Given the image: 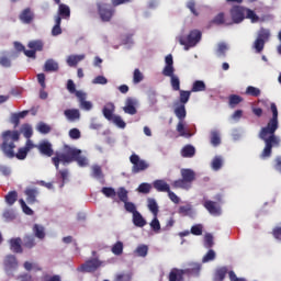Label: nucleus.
<instances>
[{
	"mask_svg": "<svg viewBox=\"0 0 281 281\" xmlns=\"http://www.w3.org/2000/svg\"><path fill=\"white\" fill-rule=\"evenodd\" d=\"M270 111L272 117L268 121L267 125L259 131V139L265 144V147L260 154V159H269L273 155V148L280 146V137L276 135V131L280 128V122L278 121V105L276 103L270 104Z\"/></svg>",
	"mask_w": 281,
	"mask_h": 281,
	"instance_id": "1",
	"label": "nucleus"
},
{
	"mask_svg": "<svg viewBox=\"0 0 281 281\" xmlns=\"http://www.w3.org/2000/svg\"><path fill=\"white\" fill-rule=\"evenodd\" d=\"M2 144L0 145V150H2L4 157H8L9 159H19L20 161H23V159H26L27 153L32 150L33 148H36V145L31 139H27L24 147H20L18 149V153H14V148H16L15 142H19L21 138V134L19 131H5L1 135Z\"/></svg>",
	"mask_w": 281,
	"mask_h": 281,
	"instance_id": "2",
	"label": "nucleus"
},
{
	"mask_svg": "<svg viewBox=\"0 0 281 281\" xmlns=\"http://www.w3.org/2000/svg\"><path fill=\"white\" fill-rule=\"evenodd\" d=\"M78 155H82V150L66 145L64 146V153H56L52 158V162L54 164L56 170H59L60 164H63V166L74 164Z\"/></svg>",
	"mask_w": 281,
	"mask_h": 281,
	"instance_id": "3",
	"label": "nucleus"
},
{
	"mask_svg": "<svg viewBox=\"0 0 281 281\" xmlns=\"http://www.w3.org/2000/svg\"><path fill=\"white\" fill-rule=\"evenodd\" d=\"M180 175L182 178L175 180L171 183V188H173V190H190L192 182L196 179V173L192 169H181Z\"/></svg>",
	"mask_w": 281,
	"mask_h": 281,
	"instance_id": "4",
	"label": "nucleus"
},
{
	"mask_svg": "<svg viewBox=\"0 0 281 281\" xmlns=\"http://www.w3.org/2000/svg\"><path fill=\"white\" fill-rule=\"evenodd\" d=\"M215 201L212 200H204L202 205L205 210L211 214V216H221L223 214V209L221 204L223 203V195L216 194L214 196Z\"/></svg>",
	"mask_w": 281,
	"mask_h": 281,
	"instance_id": "5",
	"label": "nucleus"
},
{
	"mask_svg": "<svg viewBox=\"0 0 281 281\" xmlns=\"http://www.w3.org/2000/svg\"><path fill=\"white\" fill-rule=\"evenodd\" d=\"M203 34L199 30H192L188 34V36H180L179 43L183 45L184 49L188 50L190 47H196V45L201 42Z\"/></svg>",
	"mask_w": 281,
	"mask_h": 281,
	"instance_id": "6",
	"label": "nucleus"
},
{
	"mask_svg": "<svg viewBox=\"0 0 281 281\" xmlns=\"http://www.w3.org/2000/svg\"><path fill=\"white\" fill-rule=\"evenodd\" d=\"M130 161L133 165V175H139V172H144V170H148V168H150V165L146 160L139 158V155L137 154H132L130 156Z\"/></svg>",
	"mask_w": 281,
	"mask_h": 281,
	"instance_id": "7",
	"label": "nucleus"
},
{
	"mask_svg": "<svg viewBox=\"0 0 281 281\" xmlns=\"http://www.w3.org/2000/svg\"><path fill=\"white\" fill-rule=\"evenodd\" d=\"M102 267V261L98 258H92L87 260L83 265H81L77 270L81 273H93V271H98Z\"/></svg>",
	"mask_w": 281,
	"mask_h": 281,
	"instance_id": "8",
	"label": "nucleus"
},
{
	"mask_svg": "<svg viewBox=\"0 0 281 281\" xmlns=\"http://www.w3.org/2000/svg\"><path fill=\"white\" fill-rule=\"evenodd\" d=\"M246 9L240 5H235L231 9V23L238 24L245 21Z\"/></svg>",
	"mask_w": 281,
	"mask_h": 281,
	"instance_id": "9",
	"label": "nucleus"
},
{
	"mask_svg": "<svg viewBox=\"0 0 281 281\" xmlns=\"http://www.w3.org/2000/svg\"><path fill=\"white\" fill-rule=\"evenodd\" d=\"M98 12L100 15L101 21H103L104 23H108L109 21H111V19H113V14H115V10H113L112 8H109V5L106 4H98Z\"/></svg>",
	"mask_w": 281,
	"mask_h": 281,
	"instance_id": "10",
	"label": "nucleus"
},
{
	"mask_svg": "<svg viewBox=\"0 0 281 281\" xmlns=\"http://www.w3.org/2000/svg\"><path fill=\"white\" fill-rule=\"evenodd\" d=\"M35 148L41 153V155H44V157H53L54 156V148L52 147V143L44 140L40 143L37 146L35 145Z\"/></svg>",
	"mask_w": 281,
	"mask_h": 281,
	"instance_id": "11",
	"label": "nucleus"
},
{
	"mask_svg": "<svg viewBox=\"0 0 281 281\" xmlns=\"http://www.w3.org/2000/svg\"><path fill=\"white\" fill-rule=\"evenodd\" d=\"M212 25H234V22H232L229 18H225V13L220 12L210 22V27H212Z\"/></svg>",
	"mask_w": 281,
	"mask_h": 281,
	"instance_id": "12",
	"label": "nucleus"
},
{
	"mask_svg": "<svg viewBox=\"0 0 281 281\" xmlns=\"http://www.w3.org/2000/svg\"><path fill=\"white\" fill-rule=\"evenodd\" d=\"M166 66L162 69V76H171L175 74V60L172 59V54H169L165 58Z\"/></svg>",
	"mask_w": 281,
	"mask_h": 281,
	"instance_id": "13",
	"label": "nucleus"
},
{
	"mask_svg": "<svg viewBox=\"0 0 281 281\" xmlns=\"http://www.w3.org/2000/svg\"><path fill=\"white\" fill-rule=\"evenodd\" d=\"M76 97L78 98V100L80 102V106L85 111H91V109H93V104L91 103V101H87V94L85 92L77 91Z\"/></svg>",
	"mask_w": 281,
	"mask_h": 281,
	"instance_id": "14",
	"label": "nucleus"
},
{
	"mask_svg": "<svg viewBox=\"0 0 281 281\" xmlns=\"http://www.w3.org/2000/svg\"><path fill=\"white\" fill-rule=\"evenodd\" d=\"M135 104H137V101H135V99L127 98L125 101V106L123 108L124 113H127V115H136L137 108H135Z\"/></svg>",
	"mask_w": 281,
	"mask_h": 281,
	"instance_id": "15",
	"label": "nucleus"
},
{
	"mask_svg": "<svg viewBox=\"0 0 281 281\" xmlns=\"http://www.w3.org/2000/svg\"><path fill=\"white\" fill-rule=\"evenodd\" d=\"M24 194L26 196V202L29 203V205H34V203H36V196H38V189L36 188H27L24 191Z\"/></svg>",
	"mask_w": 281,
	"mask_h": 281,
	"instance_id": "16",
	"label": "nucleus"
},
{
	"mask_svg": "<svg viewBox=\"0 0 281 281\" xmlns=\"http://www.w3.org/2000/svg\"><path fill=\"white\" fill-rule=\"evenodd\" d=\"M20 21L26 25H30L34 21V12H32L31 8H26L21 12Z\"/></svg>",
	"mask_w": 281,
	"mask_h": 281,
	"instance_id": "17",
	"label": "nucleus"
},
{
	"mask_svg": "<svg viewBox=\"0 0 281 281\" xmlns=\"http://www.w3.org/2000/svg\"><path fill=\"white\" fill-rule=\"evenodd\" d=\"M56 16L60 18V21L63 22V19L69 20L71 18V9H69V5L61 3L58 7Z\"/></svg>",
	"mask_w": 281,
	"mask_h": 281,
	"instance_id": "18",
	"label": "nucleus"
},
{
	"mask_svg": "<svg viewBox=\"0 0 281 281\" xmlns=\"http://www.w3.org/2000/svg\"><path fill=\"white\" fill-rule=\"evenodd\" d=\"M153 188L157 190V192H170V184L164 179L155 180L153 182Z\"/></svg>",
	"mask_w": 281,
	"mask_h": 281,
	"instance_id": "19",
	"label": "nucleus"
},
{
	"mask_svg": "<svg viewBox=\"0 0 281 281\" xmlns=\"http://www.w3.org/2000/svg\"><path fill=\"white\" fill-rule=\"evenodd\" d=\"M21 243H23L21 237L10 239V249L13 254H23V246H21Z\"/></svg>",
	"mask_w": 281,
	"mask_h": 281,
	"instance_id": "20",
	"label": "nucleus"
},
{
	"mask_svg": "<svg viewBox=\"0 0 281 281\" xmlns=\"http://www.w3.org/2000/svg\"><path fill=\"white\" fill-rule=\"evenodd\" d=\"M186 271L179 269V268H173L169 272V281H183V274Z\"/></svg>",
	"mask_w": 281,
	"mask_h": 281,
	"instance_id": "21",
	"label": "nucleus"
},
{
	"mask_svg": "<svg viewBox=\"0 0 281 281\" xmlns=\"http://www.w3.org/2000/svg\"><path fill=\"white\" fill-rule=\"evenodd\" d=\"M64 115L69 120V122H76L77 120H80V110L68 109L64 111Z\"/></svg>",
	"mask_w": 281,
	"mask_h": 281,
	"instance_id": "22",
	"label": "nucleus"
},
{
	"mask_svg": "<svg viewBox=\"0 0 281 281\" xmlns=\"http://www.w3.org/2000/svg\"><path fill=\"white\" fill-rule=\"evenodd\" d=\"M115 112V105L113 103H108L103 110V116L105 117V120H108L109 122H111L115 115H113V113Z\"/></svg>",
	"mask_w": 281,
	"mask_h": 281,
	"instance_id": "23",
	"label": "nucleus"
},
{
	"mask_svg": "<svg viewBox=\"0 0 281 281\" xmlns=\"http://www.w3.org/2000/svg\"><path fill=\"white\" fill-rule=\"evenodd\" d=\"M22 245L25 249H34L36 247V237L34 235H25Z\"/></svg>",
	"mask_w": 281,
	"mask_h": 281,
	"instance_id": "24",
	"label": "nucleus"
},
{
	"mask_svg": "<svg viewBox=\"0 0 281 281\" xmlns=\"http://www.w3.org/2000/svg\"><path fill=\"white\" fill-rule=\"evenodd\" d=\"M167 78H170V85L172 91H181V80H179V77L173 74L171 75H165Z\"/></svg>",
	"mask_w": 281,
	"mask_h": 281,
	"instance_id": "25",
	"label": "nucleus"
},
{
	"mask_svg": "<svg viewBox=\"0 0 281 281\" xmlns=\"http://www.w3.org/2000/svg\"><path fill=\"white\" fill-rule=\"evenodd\" d=\"M147 207L149 212H151L153 216H158L159 205L157 204V200L153 198L147 199Z\"/></svg>",
	"mask_w": 281,
	"mask_h": 281,
	"instance_id": "26",
	"label": "nucleus"
},
{
	"mask_svg": "<svg viewBox=\"0 0 281 281\" xmlns=\"http://www.w3.org/2000/svg\"><path fill=\"white\" fill-rule=\"evenodd\" d=\"M182 157L192 158L196 155V148L192 145H186L181 150Z\"/></svg>",
	"mask_w": 281,
	"mask_h": 281,
	"instance_id": "27",
	"label": "nucleus"
},
{
	"mask_svg": "<svg viewBox=\"0 0 281 281\" xmlns=\"http://www.w3.org/2000/svg\"><path fill=\"white\" fill-rule=\"evenodd\" d=\"M82 60H85V55H70L67 58V65L69 67H76Z\"/></svg>",
	"mask_w": 281,
	"mask_h": 281,
	"instance_id": "28",
	"label": "nucleus"
},
{
	"mask_svg": "<svg viewBox=\"0 0 281 281\" xmlns=\"http://www.w3.org/2000/svg\"><path fill=\"white\" fill-rule=\"evenodd\" d=\"M133 224L136 227H144L146 225V220H144V216H142V213H139V211L133 214Z\"/></svg>",
	"mask_w": 281,
	"mask_h": 281,
	"instance_id": "29",
	"label": "nucleus"
},
{
	"mask_svg": "<svg viewBox=\"0 0 281 281\" xmlns=\"http://www.w3.org/2000/svg\"><path fill=\"white\" fill-rule=\"evenodd\" d=\"M178 91L180 93V97H179L180 104H182V105L188 104V102H190V97L192 95V90L191 91L178 90Z\"/></svg>",
	"mask_w": 281,
	"mask_h": 281,
	"instance_id": "30",
	"label": "nucleus"
},
{
	"mask_svg": "<svg viewBox=\"0 0 281 281\" xmlns=\"http://www.w3.org/2000/svg\"><path fill=\"white\" fill-rule=\"evenodd\" d=\"M27 47L30 49H32L33 52H43V47H44V44H43V41L41 40H36V41H31L29 44H27Z\"/></svg>",
	"mask_w": 281,
	"mask_h": 281,
	"instance_id": "31",
	"label": "nucleus"
},
{
	"mask_svg": "<svg viewBox=\"0 0 281 281\" xmlns=\"http://www.w3.org/2000/svg\"><path fill=\"white\" fill-rule=\"evenodd\" d=\"M59 67L56 60L47 59L44 65V71H58Z\"/></svg>",
	"mask_w": 281,
	"mask_h": 281,
	"instance_id": "32",
	"label": "nucleus"
},
{
	"mask_svg": "<svg viewBox=\"0 0 281 281\" xmlns=\"http://www.w3.org/2000/svg\"><path fill=\"white\" fill-rule=\"evenodd\" d=\"M116 195L122 203H126L128 201V190L124 187H120L116 191Z\"/></svg>",
	"mask_w": 281,
	"mask_h": 281,
	"instance_id": "33",
	"label": "nucleus"
},
{
	"mask_svg": "<svg viewBox=\"0 0 281 281\" xmlns=\"http://www.w3.org/2000/svg\"><path fill=\"white\" fill-rule=\"evenodd\" d=\"M206 86L204 81L196 80L193 82L191 88V93H199L200 91H205Z\"/></svg>",
	"mask_w": 281,
	"mask_h": 281,
	"instance_id": "34",
	"label": "nucleus"
},
{
	"mask_svg": "<svg viewBox=\"0 0 281 281\" xmlns=\"http://www.w3.org/2000/svg\"><path fill=\"white\" fill-rule=\"evenodd\" d=\"M240 102H243V97L238 94H231L228 98V104L231 109H235L236 106H238V104H240Z\"/></svg>",
	"mask_w": 281,
	"mask_h": 281,
	"instance_id": "35",
	"label": "nucleus"
},
{
	"mask_svg": "<svg viewBox=\"0 0 281 281\" xmlns=\"http://www.w3.org/2000/svg\"><path fill=\"white\" fill-rule=\"evenodd\" d=\"M227 276V267H221L215 271L214 281H223Z\"/></svg>",
	"mask_w": 281,
	"mask_h": 281,
	"instance_id": "36",
	"label": "nucleus"
},
{
	"mask_svg": "<svg viewBox=\"0 0 281 281\" xmlns=\"http://www.w3.org/2000/svg\"><path fill=\"white\" fill-rule=\"evenodd\" d=\"M33 233L35 234L36 238H40V240H43V238H45V227H43L42 225L34 224Z\"/></svg>",
	"mask_w": 281,
	"mask_h": 281,
	"instance_id": "37",
	"label": "nucleus"
},
{
	"mask_svg": "<svg viewBox=\"0 0 281 281\" xmlns=\"http://www.w3.org/2000/svg\"><path fill=\"white\" fill-rule=\"evenodd\" d=\"M175 115L178 117V120H180V122H183V120H186V105L180 104L179 106H177L175 109Z\"/></svg>",
	"mask_w": 281,
	"mask_h": 281,
	"instance_id": "38",
	"label": "nucleus"
},
{
	"mask_svg": "<svg viewBox=\"0 0 281 281\" xmlns=\"http://www.w3.org/2000/svg\"><path fill=\"white\" fill-rule=\"evenodd\" d=\"M4 265L5 267H9V269H14L19 262L16 261V256L14 255H9L4 259Z\"/></svg>",
	"mask_w": 281,
	"mask_h": 281,
	"instance_id": "39",
	"label": "nucleus"
},
{
	"mask_svg": "<svg viewBox=\"0 0 281 281\" xmlns=\"http://www.w3.org/2000/svg\"><path fill=\"white\" fill-rule=\"evenodd\" d=\"M101 192L104 194V196H106V199H115V196H117V191H115L112 187H103Z\"/></svg>",
	"mask_w": 281,
	"mask_h": 281,
	"instance_id": "40",
	"label": "nucleus"
},
{
	"mask_svg": "<svg viewBox=\"0 0 281 281\" xmlns=\"http://www.w3.org/2000/svg\"><path fill=\"white\" fill-rule=\"evenodd\" d=\"M270 37H271V31H269L268 29H265V27H261L259 30L258 36H257L258 40L267 43V41H269Z\"/></svg>",
	"mask_w": 281,
	"mask_h": 281,
	"instance_id": "41",
	"label": "nucleus"
},
{
	"mask_svg": "<svg viewBox=\"0 0 281 281\" xmlns=\"http://www.w3.org/2000/svg\"><path fill=\"white\" fill-rule=\"evenodd\" d=\"M60 16H55V25L52 29V35L53 36H59V34H63V29H60Z\"/></svg>",
	"mask_w": 281,
	"mask_h": 281,
	"instance_id": "42",
	"label": "nucleus"
},
{
	"mask_svg": "<svg viewBox=\"0 0 281 281\" xmlns=\"http://www.w3.org/2000/svg\"><path fill=\"white\" fill-rule=\"evenodd\" d=\"M260 93H262V91L254 86H248L245 91L246 95H251L252 98H260Z\"/></svg>",
	"mask_w": 281,
	"mask_h": 281,
	"instance_id": "43",
	"label": "nucleus"
},
{
	"mask_svg": "<svg viewBox=\"0 0 281 281\" xmlns=\"http://www.w3.org/2000/svg\"><path fill=\"white\" fill-rule=\"evenodd\" d=\"M151 190H153V184L148 182H143L137 188V192H139V194H150Z\"/></svg>",
	"mask_w": 281,
	"mask_h": 281,
	"instance_id": "44",
	"label": "nucleus"
},
{
	"mask_svg": "<svg viewBox=\"0 0 281 281\" xmlns=\"http://www.w3.org/2000/svg\"><path fill=\"white\" fill-rule=\"evenodd\" d=\"M112 254H114V256H122V254H124V243L122 241H116L111 249Z\"/></svg>",
	"mask_w": 281,
	"mask_h": 281,
	"instance_id": "45",
	"label": "nucleus"
},
{
	"mask_svg": "<svg viewBox=\"0 0 281 281\" xmlns=\"http://www.w3.org/2000/svg\"><path fill=\"white\" fill-rule=\"evenodd\" d=\"M19 199V193H16V191H10L7 195H5V202L8 203V205H13L16 203Z\"/></svg>",
	"mask_w": 281,
	"mask_h": 281,
	"instance_id": "46",
	"label": "nucleus"
},
{
	"mask_svg": "<svg viewBox=\"0 0 281 281\" xmlns=\"http://www.w3.org/2000/svg\"><path fill=\"white\" fill-rule=\"evenodd\" d=\"M177 132L181 137H192L191 133L186 132V125L183 124V121H179L177 125Z\"/></svg>",
	"mask_w": 281,
	"mask_h": 281,
	"instance_id": "47",
	"label": "nucleus"
},
{
	"mask_svg": "<svg viewBox=\"0 0 281 281\" xmlns=\"http://www.w3.org/2000/svg\"><path fill=\"white\" fill-rule=\"evenodd\" d=\"M133 280V272H121L115 276V281H131Z\"/></svg>",
	"mask_w": 281,
	"mask_h": 281,
	"instance_id": "48",
	"label": "nucleus"
},
{
	"mask_svg": "<svg viewBox=\"0 0 281 281\" xmlns=\"http://www.w3.org/2000/svg\"><path fill=\"white\" fill-rule=\"evenodd\" d=\"M75 161L80 168H87V166H89V160L87 159V157L82 156V154H78L75 158Z\"/></svg>",
	"mask_w": 281,
	"mask_h": 281,
	"instance_id": "49",
	"label": "nucleus"
},
{
	"mask_svg": "<svg viewBox=\"0 0 281 281\" xmlns=\"http://www.w3.org/2000/svg\"><path fill=\"white\" fill-rule=\"evenodd\" d=\"M21 133L26 139H30L32 135H34V132L32 131V126H30V124L22 125Z\"/></svg>",
	"mask_w": 281,
	"mask_h": 281,
	"instance_id": "50",
	"label": "nucleus"
},
{
	"mask_svg": "<svg viewBox=\"0 0 281 281\" xmlns=\"http://www.w3.org/2000/svg\"><path fill=\"white\" fill-rule=\"evenodd\" d=\"M246 19H250L251 23H258L260 21L258 14L251 9H246Z\"/></svg>",
	"mask_w": 281,
	"mask_h": 281,
	"instance_id": "51",
	"label": "nucleus"
},
{
	"mask_svg": "<svg viewBox=\"0 0 281 281\" xmlns=\"http://www.w3.org/2000/svg\"><path fill=\"white\" fill-rule=\"evenodd\" d=\"M19 203L22 207V212H24V214H26L27 216H32L34 214V211L32 209H30V206H27V204L25 203V200L20 199Z\"/></svg>",
	"mask_w": 281,
	"mask_h": 281,
	"instance_id": "52",
	"label": "nucleus"
},
{
	"mask_svg": "<svg viewBox=\"0 0 281 281\" xmlns=\"http://www.w3.org/2000/svg\"><path fill=\"white\" fill-rule=\"evenodd\" d=\"M135 251L140 258H146L148 256V247L146 245H139Z\"/></svg>",
	"mask_w": 281,
	"mask_h": 281,
	"instance_id": "53",
	"label": "nucleus"
},
{
	"mask_svg": "<svg viewBox=\"0 0 281 281\" xmlns=\"http://www.w3.org/2000/svg\"><path fill=\"white\" fill-rule=\"evenodd\" d=\"M142 80H144V74H142V71L138 68H136L133 74V82L134 85H139Z\"/></svg>",
	"mask_w": 281,
	"mask_h": 281,
	"instance_id": "54",
	"label": "nucleus"
},
{
	"mask_svg": "<svg viewBox=\"0 0 281 281\" xmlns=\"http://www.w3.org/2000/svg\"><path fill=\"white\" fill-rule=\"evenodd\" d=\"M110 122H113L119 128H126V122L122 120V116L114 115Z\"/></svg>",
	"mask_w": 281,
	"mask_h": 281,
	"instance_id": "55",
	"label": "nucleus"
},
{
	"mask_svg": "<svg viewBox=\"0 0 281 281\" xmlns=\"http://www.w3.org/2000/svg\"><path fill=\"white\" fill-rule=\"evenodd\" d=\"M187 8L190 10L193 16H199V11H196V2L194 0L187 2Z\"/></svg>",
	"mask_w": 281,
	"mask_h": 281,
	"instance_id": "56",
	"label": "nucleus"
},
{
	"mask_svg": "<svg viewBox=\"0 0 281 281\" xmlns=\"http://www.w3.org/2000/svg\"><path fill=\"white\" fill-rule=\"evenodd\" d=\"M92 176L95 179H103L104 175L102 173V167L101 166H94L92 167Z\"/></svg>",
	"mask_w": 281,
	"mask_h": 281,
	"instance_id": "57",
	"label": "nucleus"
},
{
	"mask_svg": "<svg viewBox=\"0 0 281 281\" xmlns=\"http://www.w3.org/2000/svg\"><path fill=\"white\" fill-rule=\"evenodd\" d=\"M124 203V207L125 210L130 213V214H135V212H137V206H135V203L133 202H128V200Z\"/></svg>",
	"mask_w": 281,
	"mask_h": 281,
	"instance_id": "58",
	"label": "nucleus"
},
{
	"mask_svg": "<svg viewBox=\"0 0 281 281\" xmlns=\"http://www.w3.org/2000/svg\"><path fill=\"white\" fill-rule=\"evenodd\" d=\"M216 252L213 249H210L206 255L203 257L202 262H211V260H215Z\"/></svg>",
	"mask_w": 281,
	"mask_h": 281,
	"instance_id": "59",
	"label": "nucleus"
},
{
	"mask_svg": "<svg viewBox=\"0 0 281 281\" xmlns=\"http://www.w3.org/2000/svg\"><path fill=\"white\" fill-rule=\"evenodd\" d=\"M213 170H221L223 168V159L221 157H215L212 161Z\"/></svg>",
	"mask_w": 281,
	"mask_h": 281,
	"instance_id": "60",
	"label": "nucleus"
},
{
	"mask_svg": "<svg viewBox=\"0 0 281 281\" xmlns=\"http://www.w3.org/2000/svg\"><path fill=\"white\" fill-rule=\"evenodd\" d=\"M211 144L213 146H218L221 144V136L218 135V132L211 133Z\"/></svg>",
	"mask_w": 281,
	"mask_h": 281,
	"instance_id": "61",
	"label": "nucleus"
},
{
	"mask_svg": "<svg viewBox=\"0 0 281 281\" xmlns=\"http://www.w3.org/2000/svg\"><path fill=\"white\" fill-rule=\"evenodd\" d=\"M265 43H266L265 41L258 40V37H257V40L254 43V47H255L257 54H260V52H262V49H265Z\"/></svg>",
	"mask_w": 281,
	"mask_h": 281,
	"instance_id": "62",
	"label": "nucleus"
},
{
	"mask_svg": "<svg viewBox=\"0 0 281 281\" xmlns=\"http://www.w3.org/2000/svg\"><path fill=\"white\" fill-rule=\"evenodd\" d=\"M37 131L40 133H42L43 135H47V133H49L52 131V127H49V125L42 122L38 124Z\"/></svg>",
	"mask_w": 281,
	"mask_h": 281,
	"instance_id": "63",
	"label": "nucleus"
},
{
	"mask_svg": "<svg viewBox=\"0 0 281 281\" xmlns=\"http://www.w3.org/2000/svg\"><path fill=\"white\" fill-rule=\"evenodd\" d=\"M273 169L281 175V156L274 158Z\"/></svg>",
	"mask_w": 281,
	"mask_h": 281,
	"instance_id": "64",
	"label": "nucleus"
}]
</instances>
